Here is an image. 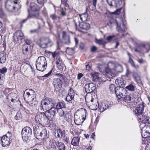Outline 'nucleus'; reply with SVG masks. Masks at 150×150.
<instances>
[{
    "label": "nucleus",
    "mask_w": 150,
    "mask_h": 150,
    "mask_svg": "<svg viewBox=\"0 0 150 150\" xmlns=\"http://www.w3.org/2000/svg\"><path fill=\"white\" fill-rule=\"evenodd\" d=\"M55 103L51 98H46L41 101L40 108L43 110H46V112L55 118L56 109Z\"/></svg>",
    "instance_id": "obj_1"
},
{
    "label": "nucleus",
    "mask_w": 150,
    "mask_h": 150,
    "mask_svg": "<svg viewBox=\"0 0 150 150\" xmlns=\"http://www.w3.org/2000/svg\"><path fill=\"white\" fill-rule=\"evenodd\" d=\"M107 25L111 27L116 25L117 30L119 33H123L126 29L123 19L120 17H113L110 20Z\"/></svg>",
    "instance_id": "obj_2"
},
{
    "label": "nucleus",
    "mask_w": 150,
    "mask_h": 150,
    "mask_svg": "<svg viewBox=\"0 0 150 150\" xmlns=\"http://www.w3.org/2000/svg\"><path fill=\"white\" fill-rule=\"evenodd\" d=\"M55 119V117H53L50 115L46 112H39L37 113L35 117V120L37 124H44L47 121L49 120L53 121Z\"/></svg>",
    "instance_id": "obj_3"
},
{
    "label": "nucleus",
    "mask_w": 150,
    "mask_h": 150,
    "mask_svg": "<svg viewBox=\"0 0 150 150\" xmlns=\"http://www.w3.org/2000/svg\"><path fill=\"white\" fill-rule=\"evenodd\" d=\"M114 67V64L111 63H109L108 64L107 67L105 68V72L104 73V74L106 78V80H111L110 79L112 78L111 73L113 70L117 72H120L121 71L119 70L118 69H121L122 70V67L120 65H118L116 67L113 68Z\"/></svg>",
    "instance_id": "obj_4"
},
{
    "label": "nucleus",
    "mask_w": 150,
    "mask_h": 150,
    "mask_svg": "<svg viewBox=\"0 0 150 150\" xmlns=\"http://www.w3.org/2000/svg\"><path fill=\"white\" fill-rule=\"evenodd\" d=\"M34 134L35 136L38 139H44L47 137V132L45 128L36 125L33 127Z\"/></svg>",
    "instance_id": "obj_5"
},
{
    "label": "nucleus",
    "mask_w": 150,
    "mask_h": 150,
    "mask_svg": "<svg viewBox=\"0 0 150 150\" xmlns=\"http://www.w3.org/2000/svg\"><path fill=\"white\" fill-rule=\"evenodd\" d=\"M5 7L7 11H13L18 10L21 6L17 1L14 0H7L5 3Z\"/></svg>",
    "instance_id": "obj_6"
},
{
    "label": "nucleus",
    "mask_w": 150,
    "mask_h": 150,
    "mask_svg": "<svg viewBox=\"0 0 150 150\" xmlns=\"http://www.w3.org/2000/svg\"><path fill=\"white\" fill-rule=\"evenodd\" d=\"M47 62L45 57L43 56L39 57L36 62V67L37 70L43 71L46 69Z\"/></svg>",
    "instance_id": "obj_7"
},
{
    "label": "nucleus",
    "mask_w": 150,
    "mask_h": 150,
    "mask_svg": "<svg viewBox=\"0 0 150 150\" xmlns=\"http://www.w3.org/2000/svg\"><path fill=\"white\" fill-rule=\"evenodd\" d=\"M37 44L40 47L46 48L51 46L52 43L51 40L48 38H42L38 39Z\"/></svg>",
    "instance_id": "obj_8"
},
{
    "label": "nucleus",
    "mask_w": 150,
    "mask_h": 150,
    "mask_svg": "<svg viewBox=\"0 0 150 150\" xmlns=\"http://www.w3.org/2000/svg\"><path fill=\"white\" fill-rule=\"evenodd\" d=\"M150 50V44L147 42H145L139 45L135 49V51L142 53L148 52Z\"/></svg>",
    "instance_id": "obj_9"
},
{
    "label": "nucleus",
    "mask_w": 150,
    "mask_h": 150,
    "mask_svg": "<svg viewBox=\"0 0 150 150\" xmlns=\"http://www.w3.org/2000/svg\"><path fill=\"white\" fill-rule=\"evenodd\" d=\"M21 134L23 140L26 141L32 135V129L29 127H25L22 129Z\"/></svg>",
    "instance_id": "obj_10"
},
{
    "label": "nucleus",
    "mask_w": 150,
    "mask_h": 150,
    "mask_svg": "<svg viewBox=\"0 0 150 150\" xmlns=\"http://www.w3.org/2000/svg\"><path fill=\"white\" fill-rule=\"evenodd\" d=\"M140 127L141 128V135L142 137L146 138L150 136V127L142 124H140Z\"/></svg>",
    "instance_id": "obj_11"
},
{
    "label": "nucleus",
    "mask_w": 150,
    "mask_h": 150,
    "mask_svg": "<svg viewBox=\"0 0 150 150\" xmlns=\"http://www.w3.org/2000/svg\"><path fill=\"white\" fill-rule=\"evenodd\" d=\"M116 91V95L119 99L124 97L127 94V90L124 88L120 86L117 87Z\"/></svg>",
    "instance_id": "obj_12"
},
{
    "label": "nucleus",
    "mask_w": 150,
    "mask_h": 150,
    "mask_svg": "<svg viewBox=\"0 0 150 150\" xmlns=\"http://www.w3.org/2000/svg\"><path fill=\"white\" fill-rule=\"evenodd\" d=\"M82 114H79L78 115L75 114L74 117V121L76 125H81L85 120L86 115Z\"/></svg>",
    "instance_id": "obj_13"
},
{
    "label": "nucleus",
    "mask_w": 150,
    "mask_h": 150,
    "mask_svg": "<svg viewBox=\"0 0 150 150\" xmlns=\"http://www.w3.org/2000/svg\"><path fill=\"white\" fill-rule=\"evenodd\" d=\"M23 36L24 35L22 32L20 30H18L14 34V40L16 43H20Z\"/></svg>",
    "instance_id": "obj_14"
},
{
    "label": "nucleus",
    "mask_w": 150,
    "mask_h": 150,
    "mask_svg": "<svg viewBox=\"0 0 150 150\" xmlns=\"http://www.w3.org/2000/svg\"><path fill=\"white\" fill-rule=\"evenodd\" d=\"M144 105H145L143 102L141 104L138 105L135 110L134 111L135 114L137 117L144 114L143 112L144 111Z\"/></svg>",
    "instance_id": "obj_15"
},
{
    "label": "nucleus",
    "mask_w": 150,
    "mask_h": 150,
    "mask_svg": "<svg viewBox=\"0 0 150 150\" xmlns=\"http://www.w3.org/2000/svg\"><path fill=\"white\" fill-rule=\"evenodd\" d=\"M61 33L62 43L68 45H69L70 44L69 35L64 31H62Z\"/></svg>",
    "instance_id": "obj_16"
},
{
    "label": "nucleus",
    "mask_w": 150,
    "mask_h": 150,
    "mask_svg": "<svg viewBox=\"0 0 150 150\" xmlns=\"http://www.w3.org/2000/svg\"><path fill=\"white\" fill-rule=\"evenodd\" d=\"M53 82L55 90L57 91H59L62 88L63 84L61 79L55 78L54 79Z\"/></svg>",
    "instance_id": "obj_17"
},
{
    "label": "nucleus",
    "mask_w": 150,
    "mask_h": 150,
    "mask_svg": "<svg viewBox=\"0 0 150 150\" xmlns=\"http://www.w3.org/2000/svg\"><path fill=\"white\" fill-rule=\"evenodd\" d=\"M84 88L86 93H90L95 90L96 88V84L93 83H87L85 85Z\"/></svg>",
    "instance_id": "obj_18"
},
{
    "label": "nucleus",
    "mask_w": 150,
    "mask_h": 150,
    "mask_svg": "<svg viewBox=\"0 0 150 150\" xmlns=\"http://www.w3.org/2000/svg\"><path fill=\"white\" fill-rule=\"evenodd\" d=\"M137 117L139 122L143 123L142 125L143 124H150V117L148 116L143 114Z\"/></svg>",
    "instance_id": "obj_19"
},
{
    "label": "nucleus",
    "mask_w": 150,
    "mask_h": 150,
    "mask_svg": "<svg viewBox=\"0 0 150 150\" xmlns=\"http://www.w3.org/2000/svg\"><path fill=\"white\" fill-rule=\"evenodd\" d=\"M124 101L127 103H134L136 100L135 95L134 94H130L127 95L124 97Z\"/></svg>",
    "instance_id": "obj_20"
},
{
    "label": "nucleus",
    "mask_w": 150,
    "mask_h": 150,
    "mask_svg": "<svg viewBox=\"0 0 150 150\" xmlns=\"http://www.w3.org/2000/svg\"><path fill=\"white\" fill-rule=\"evenodd\" d=\"M7 98L9 100H11V102L13 103L18 102L19 101L17 95L14 93H9L8 95Z\"/></svg>",
    "instance_id": "obj_21"
},
{
    "label": "nucleus",
    "mask_w": 150,
    "mask_h": 150,
    "mask_svg": "<svg viewBox=\"0 0 150 150\" xmlns=\"http://www.w3.org/2000/svg\"><path fill=\"white\" fill-rule=\"evenodd\" d=\"M1 145L3 147H5L8 146L10 144L11 140L7 139L6 137L3 136L1 139Z\"/></svg>",
    "instance_id": "obj_22"
},
{
    "label": "nucleus",
    "mask_w": 150,
    "mask_h": 150,
    "mask_svg": "<svg viewBox=\"0 0 150 150\" xmlns=\"http://www.w3.org/2000/svg\"><path fill=\"white\" fill-rule=\"evenodd\" d=\"M30 46L27 45H23L22 47L23 54L24 55H27L30 52L29 48Z\"/></svg>",
    "instance_id": "obj_23"
},
{
    "label": "nucleus",
    "mask_w": 150,
    "mask_h": 150,
    "mask_svg": "<svg viewBox=\"0 0 150 150\" xmlns=\"http://www.w3.org/2000/svg\"><path fill=\"white\" fill-rule=\"evenodd\" d=\"M106 2L108 5L110 7H117L118 5L116 3L115 0H106Z\"/></svg>",
    "instance_id": "obj_24"
},
{
    "label": "nucleus",
    "mask_w": 150,
    "mask_h": 150,
    "mask_svg": "<svg viewBox=\"0 0 150 150\" xmlns=\"http://www.w3.org/2000/svg\"><path fill=\"white\" fill-rule=\"evenodd\" d=\"M79 26L81 28L86 30H88L90 28V25L89 23L83 22L79 24Z\"/></svg>",
    "instance_id": "obj_25"
},
{
    "label": "nucleus",
    "mask_w": 150,
    "mask_h": 150,
    "mask_svg": "<svg viewBox=\"0 0 150 150\" xmlns=\"http://www.w3.org/2000/svg\"><path fill=\"white\" fill-rule=\"evenodd\" d=\"M80 137H75L73 138L71 141V144L73 146H77L79 144Z\"/></svg>",
    "instance_id": "obj_26"
},
{
    "label": "nucleus",
    "mask_w": 150,
    "mask_h": 150,
    "mask_svg": "<svg viewBox=\"0 0 150 150\" xmlns=\"http://www.w3.org/2000/svg\"><path fill=\"white\" fill-rule=\"evenodd\" d=\"M133 77L136 82L139 84H141L142 81L140 77L136 72H134L133 74Z\"/></svg>",
    "instance_id": "obj_27"
},
{
    "label": "nucleus",
    "mask_w": 150,
    "mask_h": 150,
    "mask_svg": "<svg viewBox=\"0 0 150 150\" xmlns=\"http://www.w3.org/2000/svg\"><path fill=\"white\" fill-rule=\"evenodd\" d=\"M56 64L57 65L58 68L59 69H62V60L60 58V57H57L56 58Z\"/></svg>",
    "instance_id": "obj_28"
},
{
    "label": "nucleus",
    "mask_w": 150,
    "mask_h": 150,
    "mask_svg": "<svg viewBox=\"0 0 150 150\" xmlns=\"http://www.w3.org/2000/svg\"><path fill=\"white\" fill-rule=\"evenodd\" d=\"M65 104L64 102H59L55 105V108L56 109V110H58V109L60 110L61 109L64 108L65 107Z\"/></svg>",
    "instance_id": "obj_29"
},
{
    "label": "nucleus",
    "mask_w": 150,
    "mask_h": 150,
    "mask_svg": "<svg viewBox=\"0 0 150 150\" xmlns=\"http://www.w3.org/2000/svg\"><path fill=\"white\" fill-rule=\"evenodd\" d=\"M80 20L83 22L86 21L87 20L88 14L86 12L79 15Z\"/></svg>",
    "instance_id": "obj_30"
},
{
    "label": "nucleus",
    "mask_w": 150,
    "mask_h": 150,
    "mask_svg": "<svg viewBox=\"0 0 150 150\" xmlns=\"http://www.w3.org/2000/svg\"><path fill=\"white\" fill-rule=\"evenodd\" d=\"M28 17L29 18H37L39 16V14L38 13H30L29 10H28Z\"/></svg>",
    "instance_id": "obj_31"
},
{
    "label": "nucleus",
    "mask_w": 150,
    "mask_h": 150,
    "mask_svg": "<svg viewBox=\"0 0 150 150\" xmlns=\"http://www.w3.org/2000/svg\"><path fill=\"white\" fill-rule=\"evenodd\" d=\"M95 42L100 45H102L103 48L104 47L105 45L107 43L103 39H98L96 38L95 39Z\"/></svg>",
    "instance_id": "obj_32"
},
{
    "label": "nucleus",
    "mask_w": 150,
    "mask_h": 150,
    "mask_svg": "<svg viewBox=\"0 0 150 150\" xmlns=\"http://www.w3.org/2000/svg\"><path fill=\"white\" fill-rule=\"evenodd\" d=\"M6 59V54L3 52H0V62L1 64H3L5 62Z\"/></svg>",
    "instance_id": "obj_33"
},
{
    "label": "nucleus",
    "mask_w": 150,
    "mask_h": 150,
    "mask_svg": "<svg viewBox=\"0 0 150 150\" xmlns=\"http://www.w3.org/2000/svg\"><path fill=\"white\" fill-rule=\"evenodd\" d=\"M64 118L65 120L68 122L71 121V116L70 113L67 112H65V114L64 115Z\"/></svg>",
    "instance_id": "obj_34"
},
{
    "label": "nucleus",
    "mask_w": 150,
    "mask_h": 150,
    "mask_svg": "<svg viewBox=\"0 0 150 150\" xmlns=\"http://www.w3.org/2000/svg\"><path fill=\"white\" fill-rule=\"evenodd\" d=\"M57 137L59 138H63L65 136L64 131H62L60 129H57Z\"/></svg>",
    "instance_id": "obj_35"
},
{
    "label": "nucleus",
    "mask_w": 150,
    "mask_h": 150,
    "mask_svg": "<svg viewBox=\"0 0 150 150\" xmlns=\"http://www.w3.org/2000/svg\"><path fill=\"white\" fill-rule=\"evenodd\" d=\"M57 147L59 150H66L65 146L62 142H58Z\"/></svg>",
    "instance_id": "obj_36"
},
{
    "label": "nucleus",
    "mask_w": 150,
    "mask_h": 150,
    "mask_svg": "<svg viewBox=\"0 0 150 150\" xmlns=\"http://www.w3.org/2000/svg\"><path fill=\"white\" fill-rule=\"evenodd\" d=\"M31 10L33 11H36L39 10V7L35 4H31L30 6Z\"/></svg>",
    "instance_id": "obj_37"
},
{
    "label": "nucleus",
    "mask_w": 150,
    "mask_h": 150,
    "mask_svg": "<svg viewBox=\"0 0 150 150\" xmlns=\"http://www.w3.org/2000/svg\"><path fill=\"white\" fill-rule=\"evenodd\" d=\"M117 87H115V85L113 84H111L109 86V89L110 92L112 93H115L116 94V88Z\"/></svg>",
    "instance_id": "obj_38"
},
{
    "label": "nucleus",
    "mask_w": 150,
    "mask_h": 150,
    "mask_svg": "<svg viewBox=\"0 0 150 150\" xmlns=\"http://www.w3.org/2000/svg\"><path fill=\"white\" fill-rule=\"evenodd\" d=\"M29 91H32L33 90L31 89H26L24 92V98L25 99V98H28L31 95Z\"/></svg>",
    "instance_id": "obj_39"
},
{
    "label": "nucleus",
    "mask_w": 150,
    "mask_h": 150,
    "mask_svg": "<svg viewBox=\"0 0 150 150\" xmlns=\"http://www.w3.org/2000/svg\"><path fill=\"white\" fill-rule=\"evenodd\" d=\"M22 117V115L20 112L18 111L14 117V119L16 120H21Z\"/></svg>",
    "instance_id": "obj_40"
},
{
    "label": "nucleus",
    "mask_w": 150,
    "mask_h": 150,
    "mask_svg": "<svg viewBox=\"0 0 150 150\" xmlns=\"http://www.w3.org/2000/svg\"><path fill=\"white\" fill-rule=\"evenodd\" d=\"M128 62L130 64L132 67L135 69H137L139 68V66L138 65H136L135 64V63L133 59L129 60Z\"/></svg>",
    "instance_id": "obj_41"
},
{
    "label": "nucleus",
    "mask_w": 150,
    "mask_h": 150,
    "mask_svg": "<svg viewBox=\"0 0 150 150\" xmlns=\"http://www.w3.org/2000/svg\"><path fill=\"white\" fill-rule=\"evenodd\" d=\"M93 106H96L95 108V109H96L98 107L100 110V112H103L104 111H103V108H104V107L103 106V107L102 103L101 105H99V104L97 102L96 104H93Z\"/></svg>",
    "instance_id": "obj_42"
},
{
    "label": "nucleus",
    "mask_w": 150,
    "mask_h": 150,
    "mask_svg": "<svg viewBox=\"0 0 150 150\" xmlns=\"http://www.w3.org/2000/svg\"><path fill=\"white\" fill-rule=\"evenodd\" d=\"M4 137H6L8 139H10V140H12L13 139V137L12 134L10 132H8L4 136Z\"/></svg>",
    "instance_id": "obj_43"
},
{
    "label": "nucleus",
    "mask_w": 150,
    "mask_h": 150,
    "mask_svg": "<svg viewBox=\"0 0 150 150\" xmlns=\"http://www.w3.org/2000/svg\"><path fill=\"white\" fill-rule=\"evenodd\" d=\"M125 88L129 91H133L134 90L135 86L132 84H130Z\"/></svg>",
    "instance_id": "obj_44"
},
{
    "label": "nucleus",
    "mask_w": 150,
    "mask_h": 150,
    "mask_svg": "<svg viewBox=\"0 0 150 150\" xmlns=\"http://www.w3.org/2000/svg\"><path fill=\"white\" fill-rule=\"evenodd\" d=\"M40 25L39 24V26L37 29L31 30L30 32L32 33H38L40 31Z\"/></svg>",
    "instance_id": "obj_45"
},
{
    "label": "nucleus",
    "mask_w": 150,
    "mask_h": 150,
    "mask_svg": "<svg viewBox=\"0 0 150 150\" xmlns=\"http://www.w3.org/2000/svg\"><path fill=\"white\" fill-rule=\"evenodd\" d=\"M50 53L52 55V57L53 58H55V57H56V58H57V57L59 56V54L58 52H50Z\"/></svg>",
    "instance_id": "obj_46"
},
{
    "label": "nucleus",
    "mask_w": 150,
    "mask_h": 150,
    "mask_svg": "<svg viewBox=\"0 0 150 150\" xmlns=\"http://www.w3.org/2000/svg\"><path fill=\"white\" fill-rule=\"evenodd\" d=\"M116 81L119 86L125 84L124 80L122 79H116Z\"/></svg>",
    "instance_id": "obj_47"
},
{
    "label": "nucleus",
    "mask_w": 150,
    "mask_h": 150,
    "mask_svg": "<svg viewBox=\"0 0 150 150\" xmlns=\"http://www.w3.org/2000/svg\"><path fill=\"white\" fill-rule=\"evenodd\" d=\"M99 73L98 72H95L92 74V76L93 79L95 80L96 81L99 79Z\"/></svg>",
    "instance_id": "obj_48"
},
{
    "label": "nucleus",
    "mask_w": 150,
    "mask_h": 150,
    "mask_svg": "<svg viewBox=\"0 0 150 150\" xmlns=\"http://www.w3.org/2000/svg\"><path fill=\"white\" fill-rule=\"evenodd\" d=\"M73 98L74 97H72L71 95L68 94L65 98V101L67 102H69L71 101Z\"/></svg>",
    "instance_id": "obj_49"
},
{
    "label": "nucleus",
    "mask_w": 150,
    "mask_h": 150,
    "mask_svg": "<svg viewBox=\"0 0 150 150\" xmlns=\"http://www.w3.org/2000/svg\"><path fill=\"white\" fill-rule=\"evenodd\" d=\"M102 103L103 104V106L104 107V108H103V111H104L106 110L109 107L108 104L107 102L103 103Z\"/></svg>",
    "instance_id": "obj_50"
},
{
    "label": "nucleus",
    "mask_w": 150,
    "mask_h": 150,
    "mask_svg": "<svg viewBox=\"0 0 150 150\" xmlns=\"http://www.w3.org/2000/svg\"><path fill=\"white\" fill-rule=\"evenodd\" d=\"M57 111L58 112L59 116L60 117L63 116L65 114V112H64L62 109L58 110Z\"/></svg>",
    "instance_id": "obj_51"
},
{
    "label": "nucleus",
    "mask_w": 150,
    "mask_h": 150,
    "mask_svg": "<svg viewBox=\"0 0 150 150\" xmlns=\"http://www.w3.org/2000/svg\"><path fill=\"white\" fill-rule=\"evenodd\" d=\"M70 95H71L74 98V92L72 89L70 88L69 90L68 94Z\"/></svg>",
    "instance_id": "obj_52"
},
{
    "label": "nucleus",
    "mask_w": 150,
    "mask_h": 150,
    "mask_svg": "<svg viewBox=\"0 0 150 150\" xmlns=\"http://www.w3.org/2000/svg\"><path fill=\"white\" fill-rule=\"evenodd\" d=\"M66 9L65 8H62L61 10V14L62 16H65L66 15Z\"/></svg>",
    "instance_id": "obj_53"
},
{
    "label": "nucleus",
    "mask_w": 150,
    "mask_h": 150,
    "mask_svg": "<svg viewBox=\"0 0 150 150\" xmlns=\"http://www.w3.org/2000/svg\"><path fill=\"white\" fill-rule=\"evenodd\" d=\"M7 71V69L5 67H3L0 69V73L2 74H4Z\"/></svg>",
    "instance_id": "obj_54"
},
{
    "label": "nucleus",
    "mask_w": 150,
    "mask_h": 150,
    "mask_svg": "<svg viewBox=\"0 0 150 150\" xmlns=\"http://www.w3.org/2000/svg\"><path fill=\"white\" fill-rule=\"evenodd\" d=\"M115 37L114 35H110L107 37V40L109 42H110Z\"/></svg>",
    "instance_id": "obj_55"
},
{
    "label": "nucleus",
    "mask_w": 150,
    "mask_h": 150,
    "mask_svg": "<svg viewBox=\"0 0 150 150\" xmlns=\"http://www.w3.org/2000/svg\"><path fill=\"white\" fill-rule=\"evenodd\" d=\"M50 17L54 21H55L57 19V18L55 14H52L50 15Z\"/></svg>",
    "instance_id": "obj_56"
},
{
    "label": "nucleus",
    "mask_w": 150,
    "mask_h": 150,
    "mask_svg": "<svg viewBox=\"0 0 150 150\" xmlns=\"http://www.w3.org/2000/svg\"><path fill=\"white\" fill-rule=\"evenodd\" d=\"M25 42L26 44L25 45H28L29 46H30V44L32 42V41L30 40L26 39L25 40Z\"/></svg>",
    "instance_id": "obj_57"
},
{
    "label": "nucleus",
    "mask_w": 150,
    "mask_h": 150,
    "mask_svg": "<svg viewBox=\"0 0 150 150\" xmlns=\"http://www.w3.org/2000/svg\"><path fill=\"white\" fill-rule=\"evenodd\" d=\"M91 68V64H88L86 65V70L88 71L90 70Z\"/></svg>",
    "instance_id": "obj_58"
},
{
    "label": "nucleus",
    "mask_w": 150,
    "mask_h": 150,
    "mask_svg": "<svg viewBox=\"0 0 150 150\" xmlns=\"http://www.w3.org/2000/svg\"><path fill=\"white\" fill-rule=\"evenodd\" d=\"M52 72V70H51L47 74H45L44 76H42V77H46L50 76Z\"/></svg>",
    "instance_id": "obj_59"
},
{
    "label": "nucleus",
    "mask_w": 150,
    "mask_h": 150,
    "mask_svg": "<svg viewBox=\"0 0 150 150\" xmlns=\"http://www.w3.org/2000/svg\"><path fill=\"white\" fill-rule=\"evenodd\" d=\"M127 54L128 56L129 60L133 59L132 58V54H130L128 52H127Z\"/></svg>",
    "instance_id": "obj_60"
},
{
    "label": "nucleus",
    "mask_w": 150,
    "mask_h": 150,
    "mask_svg": "<svg viewBox=\"0 0 150 150\" xmlns=\"http://www.w3.org/2000/svg\"><path fill=\"white\" fill-rule=\"evenodd\" d=\"M137 61L139 63L141 64L144 63L145 62L142 59L138 58Z\"/></svg>",
    "instance_id": "obj_61"
},
{
    "label": "nucleus",
    "mask_w": 150,
    "mask_h": 150,
    "mask_svg": "<svg viewBox=\"0 0 150 150\" xmlns=\"http://www.w3.org/2000/svg\"><path fill=\"white\" fill-rule=\"evenodd\" d=\"M78 17H76L75 18V19H74V21L75 24V25L76 27V28L77 26L78 25V23H77V22H76L77 19H78Z\"/></svg>",
    "instance_id": "obj_62"
},
{
    "label": "nucleus",
    "mask_w": 150,
    "mask_h": 150,
    "mask_svg": "<svg viewBox=\"0 0 150 150\" xmlns=\"http://www.w3.org/2000/svg\"><path fill=\"white\" fill-rule=\"evenodd\" d=\"M97 49V47L95 46H93L91 48V51L92 52H94Z\"/></svg>",
    "instance_id": "obj_63"
},
{
    "label": "nucleus",
    "mask_w": 150,
    "mask_h": 150,
    "mask_svg": "<svg viewBox=\"0 0 150 150\" xmlns=\"http://www.w3.org/2000/svg\"><path fill=\"white\" fill-rule=\"evenodd\" d=\"M83 76V75L82 73H80L78 74L77 76L78 79H81V78Z\"/></svg>",
    "instance_id": "obj_64"
}]
</instances>
